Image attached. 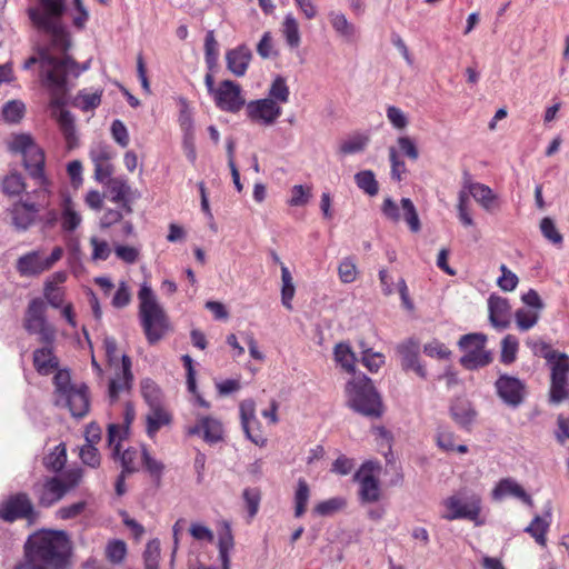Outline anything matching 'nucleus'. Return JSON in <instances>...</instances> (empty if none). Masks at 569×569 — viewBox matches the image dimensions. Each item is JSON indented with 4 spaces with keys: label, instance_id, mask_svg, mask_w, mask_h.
Returning <instances> with one entry per match:
<instances>
[{
    "label": "nucleus",
    "instance_id": "39448f33",
    "mask_svg": "<svg viewBox=\"0 0 569 569\" xmlns=\"http://www.w3.org/2000/svg\"><path fill=\"white\" fill-rule=\"evenodd\" d=\"M54 405L67 408L74 418H83L90 409L89 390L86 383L71 380L68 370H58L53 377Z\"/></svg>",
    "mask_w": 569,
    "mask_h": 569
},
{
    "label": "nucleus",
    "instance_id": "20e7f679",
    "mask_svg": "<svg viewBox=\"0 0 569 569\" xmlns=\"http://www.w3.org/2000/svg\"><path fill=\"white\" fill-rule=\"evenodd\" d=\"M139 320L148 343L156 345L171 329L169 318L151 287L143 282L138 292Z\"/></svg>",
    "mask_w": 569,
    "mask_h": 569
},
{
    "label": "nucleus",
    "instance_id": "ddd939ff",
    "mask_svg": "<svg viewBox=\"0 0 569 569\" xmlns=\"http://www.w3.org/2000/svg\"><path fill=\"white\" fill-rule=\"evenodd\" d=\"M36 511L27 493L19 492L9 496L0 502V519L13 522L18 519H33Z\"/></svg>",
    "mask_w": 569,
    "mask_h": 569
},
{
    "label": "nucleus",
    "instance_id": "72a5a7b5",
    "mask_svg": "<svg viewBox=\"0 0 569 569\" xmlns=\"http://www.w3.org/2000/svg\"><path fill=\"white\" fill-rule=\"evenodd\" d=\"M37 212L33 203H16L11 210L12 224L17 230L24 231L34 222Z\"/></svg>",
    "mask_w": 569,
    "mask_h": 569
},
{
    "label": "nucleus",
    "instance_id": "5701e85b",
    "mask_svg": "<svg viewBox=\"0 0 569 569\" xmlns=\"http://www.w3.org/2000/svg\"><path fill=\"white\" fill-rule=\"evenodd\" d=\"M462 186L486 211H491L497 206L498 197L489 186L475 182L470 177L465 178Z\"/></svg>",
    "mask_w": 569,
    "mask_h": 569
},
{
    "label": "nucleus",
    "instance_id": "c9c22d12",
    "mask_svg": "<svg viewBox=\"0 0 569 569\" xmlns=\"http://www.w3.org/2000/svg\"><path fill=\"white\" fill-rule=\"evenodd\" d=\"M234 547L231 527L224 522L219 532L218 549L222 569H230V552Z\"/></svg>",
    "mask_w": 569,
    "mask_h": 569
},
{
    "label": "nucleus",
    "instance_id": "58836bf2",
    "mask_svg": "<svg viewBox=\"0 0 569 569\" xmlns=\"http://www.w3.org/2000/svg\"><path fill=\"white\" fill-rule=\"evenodd\" d=\"M347 506V499L343 497H332L318 502L312 512L319 517H330L343 510Z\"/></svg>",
    "mask_w": 569,
    "mask_h": 569
},
{
    "label": "nucleus",
    "instance_id": "7c9ffc66",
    "mask_svg": "<svg viewBox=\"0 0 569 569\" xmlns=\"http://www.w3.org/2000/svg\"><path fill=\"white\" fill-rule=\"evenodd\" d=\"M33 366L42 376H48L58 369L59 360L53 353L52 345H46L33 351Z\"/></svg>",
    "mask_w": 569,
    "mask_h": 569
},
{
    "label": "nucleus",
    "instance_id": "393cba45",
    "mask_svg": "<svg viewBox=\"0 0 569 569\" xmlns=\"http://www.w3.org/2000/svg\"><path fill=\"white\" fill-rule=\"evenodd\" d=\"M401 357V366L405 370H413L421 378L426 377V369L419 362V345L408 340L397 347Z\"/></svg>",
    "mask_w": 569,
    "mask_h": 569
},
{
    "label": "nucleus",
    "instance_id": "412c9836",
    "mask_svg": "<svg viewBox=\"0 0 569 569\" xmlns=\"http://www.w3.org/2000/svg\"><path fill=\"white\" fill-rule=\"evenodd\" d=\"M69 486L57 477L48 478L42 483L33 486V492L41 507H50L61 500L68 492Z\"/></svg>",
    "mask_w": 569,
    "mask_h": 569
},
{
    "label": "nucleus",
    "instance_id": "8fccbe9b",
    "mask_svg": "<svg viewBox=\"0 0 569 569\" xmlns=\"http://www.w3.org/2000/svg\"><path fill=\"white\" fill-rule=\"evenodd\" d=\"M400 203L405 221L412 232H418L421 229V223L413 202L409 198H402Z\"/></svg>",
    "mask_w": 569,
    "mask_h": 569
},
{
    "label": "nucleus",
    "instance_id": "c756f323",
    "mask_svg": "<svg viewBox=\"0 0 569 569\" xmlns=\"http://www.w3.org/2000/svg\"><path fill=\"white\" fill-rule=\"evenodd\" d=\"M82 217L70 197H63L60 206V227L63 232L71 233L80 227Z\"/></svg>",
    "mask_w": 569,
    "mask_h": 569
},
{
    "label": "nucleus",
    "instance_id": "9d476101",
    "mask_svg": "<svg viewBox=\"0 0 569 569\" xmlns=\"http://www.w3.org/2000/svg\"><path fill=\"white\" fill-rule=\"evenodd\" d=\"M487 336L480 332L463 335L459 339V347L463 351L461 365L468 370H475L489 365L492 353L486 349Z\"/></svg>",
    "mask_w": 569,
    "mask_h": 569
},
{
    "label": "nucleus",
    "instance_id": "0e129e2a",
    "mask_svg": "<svg viewBox=\"0 0 569 569\" xmlns=\"http://www.w3.org/2000/svg\"><path fill=\"white\" fill-rule=\"evenodd\" d=\"M24 112V104L21 101L12 100L2 108V116L8 122H18Z\"/></svg>",
    "mask_w": 569,
    "mask_h": 569
},
{
    "label": "nucleus",
    "instance_id": "de8ad7c7",
    "mask_svg": "<svg viewBox=\"0 0 569 569\" xmlns=\"http://www.w3.org/2000/svg\"><path fill=\"white\" fill-rule=\"evenodd\" d=\"M469 193L462 186L461 190L458 193L457 211L458 218L465 227H472L475 224L469 209Z\"/></svg>",
    "mask_w": 569,
    "mask_h": 569
},
{
    "label": "nucleus",
    "instance_id": "4be33fe9",
    "mask_svg": "<svg viewBox=\"0 0 569 569\" xmlns=\"http://www.w3.org/2000/svg\"><path fill=\"white\" fill-rule=\"evenodd\" d=\"M89 156L94 166V179L104 183L113 172V167L110 163L112 158L110 147L98 142L90 148Z\"/></svg>",
    "mask_w": 569,
    "mask_h": 569
},
{
    "label": "nucleus",
    "instance_id": "79ce46f5",
    "mask_svg": "<svg viewBox=\"0 0 569 569\" xmlns=\"http://www.w3.org/2000/svg\"><path fill=\"white\" fill-rule=\"evenodd\" d=\"M290 90L283 77L277 76L268 91V98L276 101L277 104H284L289 101Z\"/></svg>",
    "mask_w": 569,
    "mask_h": 569
},
{
    "label": "nucleus",
    "instance_id": "f8f14e48",
    "mask_svg": "<svg viewBox=\"0 0 569 569\" xmlns=\"http://www.w3.org/2000/svg\"><path fill=\"white\" fill-rule=\"evenodd\" d=\"M64 250L61 247H54L47 257L39 250L30 251L21 256L17 261V270L23 277H34L51 269L62 257Z\"/></svg>",
    "mask_w": 569,
    "mask_h": 569
},
{
    "label": "nucleus",
    "instance_id": "a878e982",
    "mask_svg": "<svg viewBox=\"0 0 569 569\" xmlns=\"http://www.w3.org/2000/svg\"><path fill=\"white\" fill-rule=\"evenodd\" d=\"M507 496H512L520 499L529 507L533 506V500L526 492V490L512 478L501 479L495 489L492 490V498L495 500H501Z\"/></svg>",
    "mask_w": 569,
    "mask_h": 569
},
{
    "label": "nucleus",
    "instance_id": "e433bc0d",
    "mask_svg": "<svg viewBox=\"0 0 569 569\" xmlns=\"http://www.w3.org/2000/svg\"><path fill=\"white\" fill-rule=\"evenodd\" d=\"M452 419L460 426L471 425L476 418V411L471 403L463 399H457L450 407Z\"/></svg>",
    "mask_w": 569,
    "mask_h": 569
},
{
    "label": "nucleus",
    "instance_id": "ea45409f",
    "mask_svg": "<svg viewBox=\"0 0 569 569\" xmlns=\"http://www.w3.org/2000/svg\"><path fill=\"white\" fill-rule=\"evenodd\" d=\"M72 103L82 111H91L101 103V91L81 90L74 97Z\"/></svg>",
    "mask_w": 569,
    "mask_h": 569
},
{
    "label": "nucleus",
    "instance_id": "b1692460",
    "mask_svg": "<svg viewBox=\"0 0 569 569\" xmlns=\"http://www.w3.org/2000/svg\"><path fill=\"white\" fill-rule=\"evenodd\" d=\"M490 323L499 329H506L510 323V306L506 298L491 295L488 299Z\"/></svg>",
    "mask_w": 569,
    "mask_h": 569
},
{
    "label": "nucleus",
    "instance_id": "a211bd4d",
    "mask_svg": "<svg viewBox=\"0 0 569 569\" xmlns=\"http://www.w3.org/2000/svg\"><path fill=\"white\" fill-rule=\"evenodd\" d=\"M246 106L247 117L256 123L262 126H272L282 114L281 106L277 104L272 99L251 100Z\"/></svg>",
    "mask_w": 569,
    "mask_h": 569
},
{
    "label": "nucleus",
    "instance_id": "f3484780",
    "mask_svg": "<svg viewBox=\"0 0 569 569\" xmlns=\"http://www.w3.org/2000/svg\"><path fill=\"white\" fill-rule=\"evenodd\" d=\"M213 100L220 110L231 113L239 112L246 104L240 86L231 80L220 82L214 92Z\"/></svg>",
    "mask_w": 569,
    "mask_h": 569
},
{
    "label": "nucleus",
    "instance_id": "f03ea898",
    "mask_svg": "<svg viewBox=\"0 0 569 569\" xmlns=\"http://www.w3.org/2000/svg\"><path fill=\"white\" fill-rule=\"evenodd\" d=\"M70 551L69 539L63 531L41 530L29 537L24 556L51 569H67Z\"/></svg>",
    "mask_w": 569,
    "mask_h": 569
},
{
    "label": "nucleus",
    "instance_id": "cd10ccee",
    "mask_svg": "<svg viewBox=\"0 0 569 569\" xmlns=\"http://www.w3.org/2000/svg\"><path fill=\"white\" fill-rule=\"evenodd\" d=\"M251 58L252 53L250 49L246 46H239L234 49L227 51V68L236 77H242L247 72Z\"/></svg>",
    "mask_w": 569,
    "mask_h": 569
},
{
    "label": "nucleus",
    "instance_id": "5fc2aeb1",
    "mask_svg": "<svg viewBox=\"0 0 569 569\" xmlns=\"http://www.w3.org/2000/svg\"><path fill=\"white\" fill-rule=\"evenodd\" d=\"M64 289L51 283H44L43 297L47 302L54 309H60L64 305Z\"/></svg>",
    "mask_w": 569,
    "mask_h": 569
},
{
    "label": "nucleus",
    "instance_id": "1a4fd4ad",
    "mask_svg": "<svg viewBox=\"0 0 569 569\" xmlns=\"http://www.w3.org/2000/svg\"><path fill=\"white\" fill-rule=\"evenodd\" d=\"M47 307L42 299H32L24 313L23 327L30 335H37L44 345H53L57 336L56 327L46 316Z\"/></svg>",
    "mask_w": 569,
    "mask_h": 569
},
{
    "label": "nucleus",
    "instance_id": "dca6fc26",
    "mask_svg": "<svg viewBox=\"0 0 569 569\" xmlns=\"http://www.w3.org/2000/svg\"><path fill=\"white\" fill-rule=\"evenodd\" d=\"M127 429L111 423L108 427V445L112 451L114 458L120 457L122 471L131 473L138 469L137 460L139 458V451L136 448H128L120 453V442L126 435Z\"/></svg>",
    "mask_w": 569,
    "mask_h": 569
},
{
    "label": "nucleus",
    "instance_id": "69168bd1",
    "mask_svg": "<svg viewBox=\"0 0 569 569\" xmlns=\"http://www.w3.org/2000/svg\"><path fill=\"white\" fill-rule=\"evenodd\" d=\"M141 458L144 465V468L150 473L152 478H154L157 481L160 480L164 466L161 461L154 459L150 456V453L147 451L146 448L142 449Z\"/></svg>",
    "mask_w": 569,
    "mask_h": 569
},
{
    "label": "nucleus",
    "instance_id": "bf43d9fd",
    "mask_svg": "<svg viewBox=\"0 0 569 569\" xmlns=\"http://www.w3.org/2000/svg\"><path fill=\"white\" fill-rule=\"evenodd\" d=\"M90 246L92 248L91 260L94 262L106 261L111 254V248L109 243L96 236L90 238Z\"/></svg>",
    "mask_w": 569,
    "mask_h": 569
},
{
    "label": "nucleus",
    "instance_id": "13d9d810",
    "mask_svg": "<svg viewBox=\"0 0 569 569\" xmlns=\"http://www.w3.org/2000/svg\"><path fill=\"white\" fill-rule=\"evenodd\" d=\"M358 274L356 262L352 258H343L338 266V276L342 283H352Z\"/></svg>",
    "mask_w": 569,
    "mask_h": 569
},
{
    "label": "nucleus",
    "instance_id": "473e14b6",
    "mask_svg": "<svg viewBox=\"0 0 569 569\" xmlns=\"http://www.w3.org/2000/svg\"><path fill=\"white\" fill-rule=\"evenodd\" d=\"M551 506L548 503L543 516H535L532 521L525 528V532L529 533L538 545L546 546V533L551 523Z\"/></svg>",
    "mask_w": 569,
    "mask_h": 569
},
{
    "label": "nucleus",
    "instance_id": "603ef678",
    "mask_svg": "<svg viewBox=\"0 0 569 569\" xmlns=\"http://www.w3.org/2000/svg\"><path fill=\"white\" fill-rule=\"evenodd\" d=\"M519 342L515 336L508 335L501 342L500 360L505 365L512 363L517 358Z\"/></svg>",
    "mask_w": 569,
    "mask_h": 569
},
{
    "label": "nucleus",
    "instance_id": "6e6552de",
    "mask_svg": "<svg viewBox=\"0 0 569 569\" xmlns=\"http://www.w3.org/2000/svg\"><path fill=\"white\" fill-rule=\"evenodd\" d=\"M103 348L109 365L119 369L109 385V397L111 400H116L121 391L129 389L131 386L133 378L131 360L126 355H122L121 358L119 357L117 341L112 337L103 339Z\"/></svg>",
    "mask_w": 569,
    "mask_h": 569
},
{
    "label": "nucleus",
    "instance_id": "49530a36",
    "mask_svg": "<svg viewBox=\"0 0 569 569\" xmlns=\"http://www.w3.org/2000/svg\"><path fill=\"white\" fill-rule=\"evenodd\" d=\"M368 144V138L362 134H356L343 140L339 146V152L343 156L356 154L365 150Z\"/></svg>",
    "mask_w": 569,
    "mask_h": 569
},
{
    "label": "nucleus",
    "instance_id": "3c124183",
    "mask_svg": "<svg viewBox=\"0 0 569 569\" xmlns=\"http://www.w3.org/2000/svg\"><path fill=\"white\" fill-rule=\"evenodd\" d=\"M160 551L159 539L148 541L143 552L144 569H159Z\"/></svg>",
    "mask_w": 569,
    "mask_h": 569
},
{
    "label": "nucleus",
    "instance_id": "f257e3e1",
    "mask_svg": "<svg viewBox=\"0 0 569 569\" xmlns=\"http://www.w3.org/2000/svg\"><path fill=\"white\" fill-rule=\"evenodd\" d=\"M88 68V62L80 67L68 56L57 58L42 53L40 59L41 79L51 94L50 113L56 119L69 150L78 147V134L73 116L63 109L69 91L67 81L69 77H79Z\"/></svg>",
    "mask_w": 569,
    "mask_h": 569
},
{
    "label": "nucleus",
    "instance_id": "9b49d317",
    "mask_svg": "<svg viewBox=\"0 0 569 569\" xmlns=\"http://www.w3.org/2000/svg\"><path fill=\"white\" fill-rule=\"evenodd\" d=\"M441 506V518L446 520L477 521L481 511V498L478 495L457 493L443 499Z\"/></svg>",
    "mask_w": 569,
    "mask_h": 569
},
{
    "label": "nucleus",
    "instance_id": "338daca9",
    "mask_svg": "<svg viewBox=\"0 0 569 569\" xmlns=\"http://www.w3.org/2000/svg\"><path fill=\"white\" fill-rule=\"evenodd\" d=\"M242 496L248 509L249 517L253 518L259 510L261 499L260 491L257 488H247L243 490Z\"/></svg>",
    "mask_w": 569,
    "mask_h": 569
},
{
    "label": "nucleus",
    "instance_id": "c03bdc74",
    "mask_svg": "<svg viewBox=\"0 0 569 569\" xmlns=\"http://www.w3.org/2000/svg\"><path fill=\"white\" fill-rule=\"evenodd\" d=\"M355 182L359 189L369 196H376L379 191V184L371 170H362L355 174Z\"/></svg>",
    "mask_w": 569,
    "mask_h": 569
},
{
    "label": "nucleus",
    "instance_id": "2f4dec72",
    "mask_svg": "<svg viewBox=\"0 0 569 569\" xmlns=\"http://www.w3.org/2000/svg\"><path fill=\"white\" fill-rule=\"evenodd\" d=\"M104 184L108 187V191L110 193V199L112 202L121 203V209L127 213L132 211L131 206L128 201V194L130 191V187L128 186L126 179L117 177L109 178Z\"/></svg>",
    "mask_w": 569,
    "mask_h": 569
},
{
    "label": "nucleus",
    "instance_id": "4468645a",
    "mask_svg": "<svg viewBox=\"0 0 569 569\" xmlns=\"http://www.w3.org/2000/svg\"><path fill=\"white\" fill-rule=\"evenodd\" d=\"M380 467L373 461L365 462L355 473V480L359 483V497L361 502H376L380 498V486L377 472Z\"/></svg>",
    "mask_w": 569,
    "mask_h": 569
},
{
    "label": "nucleus",
    "instance_id": "4d7b16f0",
    "mask_svg": "<svg viewBox=\"0 0 569 569\" xmlns=\"http://www.w3.org/2000/svg\"><path fill=\"white\" fill-rule=\"evenodd\" d=\"M515 318L518 328L527 331L538 322L539 313L537 310L521 308L516 311Z\"/></svg>",
    "mask_w": 569,
    "mask_h": 569
},
{
    "label": "nucleus",
    "instance_id": "bb28decb",
    "mask_svg": "<svg viewBox=\"0 0 569 569\" xmlns=\"http://www.w3.org/2000/svg\"><path fill=\"white\" fill-rule=\"evenodd\" d=\"M171 422V412L160 405L152 403L146 416V431L148 437L153 439L161 428L170 426Z\"/></svg>",
    "mask_w": 569,
    "mask_h": 569
},
{
    "label": "nucleus",
    "instance_id": "0eeeda50",
    "mask_svg": "<svg viewBox=\"0 0 569 569\" xmlns=\"http://www.w3.org/2000/svg\"><path fill=\"white\" fill-rule=\"evenodd\" d=\"M9 149L14 153H20L23 158V164L30 177L39 184L44 186V153L42 149L34 143L32 137L27 133L14 134L9 141Z\"/></svg>",
    "mask_w": 569,
    "mask_h": 569
},
{
    "label": "nucleus",
    "instance_id": "09e8293b",
    "mask_svg": "<svg viewBox=\"0 0 569 569\" xmlns=\"http://www.w3.org/2000/svg\"><path fill=\"white\" fill-rule=\"evenodd\" d=\"M67 461L66 448L63 445L56 446L54 450L44 457V466L48 470L60 471Z\"/></svg>",
    "mask_w": 569,
    "mask_h": 569
},
{
    "label": "nucleus",
    "instance_id": "052dcab7",
    "mask_svg": "<svg viewBox=\"0 0 569 569\" xmlns=\"http://www.w3.org/2000/svg\"><path fill=\"white\" fill-rule=\"evenodd\" d=\"M290 192L291 197L287 201L290 207L306 206L311 198V188L302 184L293 186Z\"/></svg>",
    "mask_w": 569,
    "mask_h": 569
},
{
    "label": "nucleus",
    "instance_id": "a19ab883",
    "mask_svg": "<svg viewBox=\"0 0 569 569\" xmlns=\"http://www.w3.org/2000/svg\"><path fill=\"white\" fill-rule=\"evenodd\" d=\"M281 302L288 310H292V299L295 297L296 288L290 270L287 266L281 264Z\"/></svg>",
    "mask_w": 569,
    "mask_h": 569
},
{
    "label": "nucleus",
    "instance_id": "680f3d73",
    "mask_svg": "<svg viewBox=\"0 0 569 569\" xmlns=\"http://www.w3.org/2000/svg\"><path fill=\"white\" fill-rule=\"evenodd\" d=\"M540 231L542 236L553 244H561L563 241V238L558 231L553 220L549 217H545L540 221Z\"/></svg>",
    "mask_w": 569,
    "mask_h": 569
},
{
    "label": "nucleus",
    "instance_id": "e2e57ef3",
    "mask_svg": "<svg viewBox=\"0 0 569 569\" xmlns=\"http://www.w3.org/2000/svg\"><path fill=\"white\" fill-rule=\"evenodd\" d=\"M361 361L370 372H377L385 363V356L371 349H365L362 351Z\"/></svg>",
    "mask_w": 569,
    "mask_h": 569
},
{
    "label": "nucleus",
    "instance_id": "c85d7f7f",
    "mask_svg": "<svg viewBox=\"0 0 569 569\" xmlns=\"http://www.w3.org/2000/svg\"><path fill=\"white\" fill-rule=\"evenodd\" d=\"M329 22L337 33L346 42H355L358 38L357 27L348 20L345 13L340 11H330L328 13Z\"/></svg>",
    "mask_w": 569,
    "mask_h": 569
},
{
    "label": "nucleus",
    "instance_id": "423d86ee",
    "mask_svg": "<svg viewBox=\"0 0 569 569\" xmlns=\"http://www.w3.org/2000/svg\"><path fill=\"white\" fill-rule=\"evenodd\" d=\"M349 406L367 417L381 416V399L370 378L365 373L355 375L346 385Z\"/></svg>",
    "mask_w": 569,
    "mask_h": 569
},
{
    "label": "nucleus",
    "instance_id": "7ed1b4c3",
    "mask_svg": "<svg viewBox=\"0 0 569 569\" xmlns=\"http://www.w3.org/2000/svg\"><path fill=\"white\" fill-rule=\"evenodd\" d=\"M64 8L66 0H38V6L28 11L33 24L48 33L53 49L61 52H66L70 46L69 34L61 23Z\"/></svg>",
    "mask_w": 569,
    "mask_h": 569
},
{
    "label": "nucleus",
    "instance_id": "864d4df0",
    "mask_svg": "<svg viewBox=\"0 0 569 569\" xmlns=\"http://www.w3.org/2000/svg\"><path fill=\"white\" fill-rule=\"evenodd\" d=\"M127 555V545L119 539H114L108 542L106 547L107 559L116 565L121 563Z\"/></svg>",
    "mask_w": 569,
    "mask_h": 569
},
{
    "label": "nucleus",
    "instance_id": "a18cd8bd",
    "mask_svg": "<svg viewBox=\"0 0 569 569\" xmlns=\"http://www.w3.org/2000/svg\"><path fill=\"white\" fill-rule=\"evenodd\" d=\"M282 33L290 48H297L300 44L299 24L291 13H288L284 17L282 23Z\"/></svg>",
    "mask_w": 569,
    "mask_h": 569
},
{
    "label": "nucleus",
    "instance_id": "2eb2a0df",
    "mask_svg": "<svg viewBox=\"0 0 569 569\" xmlns=\"http://www.w3.org/2000/svg\"><path fill=\"white\" fill-rule=\"evenodd\" d=\"M239 416L241 428L247 439L258 447H264L267 445V438L256 416V402L252 399H244L239 403Z\"/></svg>",
    "mask_w": 569,
    "mask_h": 569
},
{
    "label": "nucleus",
    "instance_id": "4c0bfd02",
    "mask_svg": "<svg viewBox=\"0 0 569 569\" xmlns=\"http://www.w3.org/2000/svg\"><path fill=\"white\" fill-rule=\"evenodd\" d=\"M310 499V488L303 478L297 481V488L293 496L295 502V517L300 518L305 515Z\"/></svg>",
    "mask_w": 569,
    "mask_h": 569
},
{
    "label": "nucleus",
    "instance_id": "f704fd0d",
    "mask_svg": "<svg viewBox=\"0 0 569 569\" xmlns=\"http://www.w3.org/2000/svg\"><path fill=\"white\" fill-rule=\"evenodd\" d=\"M333 358L336 363L339 365L346 372L351 373L352 377L359 373L356 371L357 358L349 343H337L333 349Z\"/></svg>",
    "mask_w": 569,
    "mask_h": 569
},
{
    "label": "nucleus",
    "instance_id": "774afa93",
    "mask_svg": "<svg viewBox=\"0 0 569 569\" xmlns=\"http://www.w3.org/2000/svg\"><path fill=\"white\" fill-rule=\"evenodd\" d=\"M111 136L113 140L122 148H126L129 144V132L124 123L116 119L111 123Z\"/></svg>",
    "mask_w": 569,
    "mask_h": 569
},
{
    "label": "nucleus",
    "instance_id": "aec40b11",
    "mask_svg": "<svg viewBox=\"0 0 569 569\" xmlns=\"http://www.w3.org/2000/svg\"><path fill=\"white\" fill-rule=\"evenodd\" d=\"M496 390L500 399L510 407H518L525 398V385L516 377L502 375L496 381Z\"/></svg>",
    "mask_w": 569,
    "mask_h": 569
},
{
    "label": "nucleus",
    "instance_id": "6e6d98bb",
    "mask_svg": "<svg viewBox=\"0 0 569 569\" xmlns=\"http://www.w3.org/2000/svg\"><path fill=\"white\" fill-rule=\"evenodd\" d=\"M26 188L20 173L11 172L2 181V190L8 196H19Z\"/></svg>",
    "mask_w": 569,
    "mask_h": 569
},
{
    "label": "nucleus",
    "instance_id": "6ab92c4d",
    "mask_svg": "<svg viewBox=\"0 0 569 569\" xmlns=\"http://www.w3.org/2000/svg\"><path fill=\"white\" fill-rule=\"evenodd\" d=\"M189 436L201 437L207 443L214 445L223 440L222 422L211 416H197V422L186 430Z\"/></svg>",
    "mask_w": 569,
    "mask_h": 569
},
{
    "label": "nucleus",
    "instance_id": "37998d69",
    "mask_svg": "<svg viewBox=\"0 0 569 569\" xmlns=\"http://www.w3.org/2000/svg\"><path fill=\"white\" fill-rule=\"evenodd\" d=\"M219 44L216 40L214 32L209 30L204 39V60L208 69L213 71L218 64Z\"/></svg>",
    "mask_w": 569,
    "mask_h": 569
}]
</instances>
